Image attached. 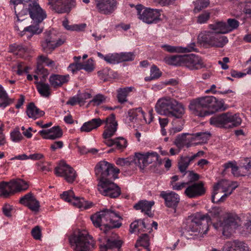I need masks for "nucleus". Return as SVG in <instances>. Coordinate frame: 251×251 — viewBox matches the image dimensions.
I'll return each mask as SVG.
<instances>
[{"instance_id": "nucleus-1", "label": "nucleus", "mask_w": 251, "mask_h": 251, "mask_svg": "<svg viewBox=\"0 0 251 251\" xmlns=\"http://www.w3.org/2000/svg\"><path fill=\"white\" fill-rule=\"evenodd\" d=\"M189 109L195 116L204 118L213 114L215 112L225 110L223 100H218L212 96H206L198 98L190 103Z\"/></svg>"}, {"instance_id": "nucleus-2", "label": "nucleus", "mask_w": 251, "mask_h": 251, "mask_svg": "<svg viewBox=\"0 0 251 251\" xmlns=\"http://www.w3.org/2000/svg\"><path fill=\"white\" fill-rule=\"evenodd\" d=\"M155 110L159 114L178 119L182 118L185 113L183 105L169 97L159 99L156 103Z\"/></svg>"}, {"instance_id": "nucleus-3", "label": "nucleus", "mask_w": 251, "mask_h": 251, "mask_svg": "<svg viewBox=\"0 0 251 251\" xmlns=\"http://www.w3.org/2000/svg\"><path fill=\"white\" fill-rule=\"evenodd\" d=\"M121 217L117 213L111 209H104L91 216V220L96 227L104 226L106 228L119 227L121 226Z\"/></svg>"}, {"instance_id": "nucleus-4", "label": "nucleus", "mask_w": 251, "mask_h": 251, "mask_svg": "<svg viewBox=\"0 0 251 251\" xmlns=\"http://www.w3.org/2000/svg\"><path fill=\"white\" fill-rule=\"evenodd\" d=\"M69 242L75 251H93L95 242L86 230H78L69 237Z\"/></svg>"}, {"instance_id": "nucleus-5", "label": "nucleus", "mask_w": 251, "mask_h": 251, "mask_svg": "<svg viewBox=\"0 0 251 251\" xmlns=\"http://www.w3.org/2000/svg\"><path fill=\"white\" fill-rule=\"evenodd\" d=\"M209 123L217 127L231 128L240 126L242 119L238 113L226 112L211 117Z\"/></svg>"}, {"instance_id": "nucleus-6", "label": "nucleus", "mask_w": 251, "mask_h": 251, "mask_svg": "<svg viewBox=\"0 0 251 251\" xmlns=\"http://www.w3.org/2000/svg\"><path fill=\"white\" fill-rule=\"evenodd\" d=\"M211 223V218L208 214L197 213L193 216L190 222H187L186 229L189 232H198L205 235L209 229V226Z\"/></svg>"}, {"instance_id": "nucleus-7", "label": "nucleus", "mask_w": 251, "mask_h": 251, "mask_svg": "<svg viewBox=\"0 0 251 251\" xmlns=\"http://www.w3.org/2000/svg\"><path fill=\"white\" fill-rule=\"evenodd\" d=\"M95 174L100 182L106 180L115 179L120 170L105 161H100L95 168Z\"/></svg>"}, {"instance_id": "nucleus-8", "label": "nucleus", "mask_w": 251, "mask_h": 251, "mask_svg": "<svg viewBox=\"0 0 251 251\" xmlns=\"http://www.w3.org/2000/svg\"><path fill=\"white\" fill-rule=\"evenodd\" d=\"M138 18L147 24L156 23L160 20V11L156 9L144 8L143 5L138 4L135 6Z\"/></svg>"}, {"instance_id": "nucleus-9", "label": "nucleus", "mask_w": 251, "mask_h": 251, "mask_svg": "<svg viewBox=\"0 0 251 251\" xmlns=\"http://www.w3.org/2000/svg\"><path fill=\"white\" fill-rule=\"evenodd\" d=\"M37 0H30L25 8L27 9L32 22L40 24L47 18V14L37 2Z\"/></svg>"}, {"instance_id": "nucleus-10", "label": "nucleus", "mask_w": 251, "mask_h": 251, "mask_svg": "<svg viewBox=\"0 0 251 251\" xmlns=\"http://www.w3.org/2000/svg\"><path fill=\"white\" fill-rule=\"evenodd\" d=\"M232 185H233L232 190L235 189L237 187V184L236 182H232ZM225 185H228V186H230V184L227 180H222L219 181L214 185L211 196V200L213 203L224 201L226 200V198L231 194L232 191H230L228 194H224L222 196H218V194L219 193H222L226 192V189L224 187Z\"/></svg>"}, {"instance_id": "nucleus-11", "label": "nucleus", "mask_w": 251, "mask_h": 251, "mask_svg": "<svg viewBox=\"0 0 251 251\" xmlns=\"http://www.w3.org/2000/svg\"><path fill=\"white\" fill-rule=\"evenodd\" d=\"M61 198L64 201L71 203L73 205L82 209H87L92 207L93 203L85 201L83 198L75 197L74 192L68 190L60 195Z\"/></svg>"}, {"instance_id": "nucleus-12", "label": "nucleus", "mask_w": 251, "mask_h": 251, "mask_svg": "<svg viewBox=\"0 0 251 251\" xmlns=\"http://www.w3.org/2000/svg\"><path fill=\"white\" fill-rule=\"evenodd\" d=\"M112 179L101 181L98 185V189L100 194L111 198L119 196L121 193L120 188L112 182Z\"/></svg>"}, {"instance_id": "nucleus-13", "label": "nucleus", "mask_w": 251, "mask_h": 251, "mask_svg": "<svg viewBox=\"0 0 251 251\" xmlns=\"http://www.w3.org/2000/svg\"><path fill=\"white\" fill-rule=\"evenodd\" d=\"M240 224V219L236 215H229L219 224L223 236L228 238L237 229Z\"/></svg>"}, {"instance_id": "nucleus-14", "label": "nucleus", "mask_w": 251, "mask_h": 251, "mask_svg": "<svg viewBox=\"0 0 251 251\" xmlns=\"http://www.w3.org/2000/svg\"><path fill=\"white\" fill-rule=\"evenodd\" d=\"M54 173L58 176L63 177L69 183L73 182L76 177L75 170L64 161H61L55 168Z\"/></svg>"}, {"instance_id": "nucleus-15", "label": "nucleus", "mask_w": 251, "mask_h": 251, "mask_svg": "<svg viewBox=\"0 0 251 251\" xmlns=\"http://www.w3.org/2000/svg\"><path fill=\"white\" fill-rule=\"evenodd\" d=\"M50 8L59 14L69 13L75 6V0H48Z\"/></svg>"}, {"instance_id": "nucleus-16", "label": "nucleus", "mask_w": 251, "mask_h": 251, "mask_svg": "<svg viewBox=\"0 0 251 251\" xmlns=\"http://www.w3.org/2000/svg\"><path fill=\"white\" fill-rule=\"evenodd\" d=\"M20 14H17V21L16 22L15 25V29L19 31V34L21 36H23L27 34V37L30 38L34 34H39L43 31L42 28L39 26L40 24L34 23L32 22V24L29 26L25 27L23 30H21L20 26L21 25V22L24 19H20Z\"/></svg>"}, {"instance_id": "nucleus-17", "label": "nucleus", "mask_w": 251, "mask_h": 251, "mask_svg": "<svg viewBox=\"0 0 251 251\" xmlns=\"http://www.w3.org/2000/svg\"><path fill=\"white\" fill-rule=\"evenodd\" d=\"M205 192L202 182H187L184 195L190 199L197 198L202 196Z\"/></svg>"}, {"instance_id": "nucleus-18", "label": "nucleus", "mask_w": 251, "mask_h": 251, "mask_svg": "<svg viewBox=\"0 0 251 251\" xmlns=\"http://www.w3.org/2000/svg\"><path fill=\"white\" fill-rule=\"evenodd\" d=\"M149 119L147 120L144 112L140 107L130 109L128 112V116L126 117V121L127 123H134L137 121H141L146 124H150L152 121V116L151 113L148 114Z\"/></svg>"}, {"instance_id": "nucleus-19", "label": "nucleus", "mask_w": 251, "mask_h": 251, "mask_svg": "<svg viewBox=\"0 0 251 251\" xmlns=\"http://www.w3.org/2000/svg\"><path fill=\"white\" fill-rule=\"evenodd\" d=\"M103 122L105 124L102 133L103 138H111L115 134L118 129V123L115 115L113 114L110 115Z\"/></svg>"}, {"instance_id": "nucleus-20", "label": "nucleus", "mask_w": 251, "mask_h": 251, "mask_svg": "<svg viewBox=\"0 0 251 251\" xmlns=\"http://www.w3.org/2000/svg\"><path fill=\"white\" fill-rule=\"evenodd\" d=\"M95 1L98 11L102 14H111L117 7L116 0H95Z\"/></svg>"}, {"instance_id": "nucleus-21", "label": "nucleus", "mask_w": 251, "mask_h": 251, "mask_svg": "<svg viewBox=\"0 0 251 251\" xmlns=\"http://www.w3.org/2000/svg\"><path fill=\"white\" fill-rule=\"evenodd\" d=\"M123 243V241L117 234H114L107 239L106 244L100 245V251H122L121 247Z\"/></svg>"}, {"instance_id": "nucleus-22", "label": "nucleus", "mask_w": 251, "mask_h": 251, "mask_svg": "<svg viewBox=\"0 0 251 251\" xmlns=\"http://www.w3.org/2000/svg\"><path fill=\"white\" fill-rule=\"evenodd\" d=\"M44 65L54 68L55 67V62L50 60L47 56L41 55L37 59L36 72L37 74H43V77L45 78L49 74L48 70L44 68Z\"/></svg>"}, {"instance_id": "nucleus-23", "label": "nucleus", "mask_w": 251, "mask_h": 251, "mask_svg": "<svg viewBox=\"0 0 251 251\" xmlns=\"http://www.w3.org/2000/svg\"><path fill=\"white\" fill-rule=\"evenodd\" d=\"M184 66L190 70H199L205 67V65L201 57L194 54L185 55Z\"/></svg>"}, {"instance_id": "nucleus-24", "label": "nucleus", "mask_w": 251, "mask_h": 251, "mask_svg": "<svg viewBox=\"0 0 251 251\" xmlns=\"http://www.w3.org/2000/svg\"><path fill=\"white\" fill-rule=\"evenodd\" d=\"M44 35V39L41 42L43 50L45 52L50 53L53 50V45L57 38L56 32L52 29L46 31Z\"/></svg>"}, {"instance_id": "nucleus-25", "label": "nucleus", "mask_w": 251, "mask_h": 251, "mask_svg": "<svg viewBox=\"0 0 251 251\" xmlns=\"http://www.w3.org/2000/svg\"><path fill=\"white\" fill-rule=\"evenodd\" d=\"M160 196L164 200L167 207L176 209L180 201L178 194L173 191H163L160 193Z\"/></svg>"}, {"instance_id": "nucleus-26", "label": "nucleus", "mask_w": 251, "mask_h": 251, "mask_svg": "<svg viewBox=\"0 0 251 251\" xmlns=\"http://www.w3.org/2000/svg\"><path fill=\"white\" fill-rule=\"evenodd\" d=\"M20 202L33 212H37L39 210L40 203L31 193H28L21 197Z\"/></svg>"}, {"instance_id": "nucleus-27", "label": "nucleus", "mask_w": 251, "mask_h": 251, "mask_svg": "<svg viewBox=\"0 0 251 251\" xmlns=\"http://www.w3.org/2000/svg\"><path fill=\"white\" fill-rule=\"evenodd\" d=\"M222 250V251H248L247 244L239 240L226 242Z\"/></svg>"}, {"instance_id": "nucleus-28", "label": "nucleus", "mask_w": 251, "mask_h": 251, "mask_svg": "<svg viewBox=\"0 0 251 251\" xmlns=\"http://www.w3.org/2000/svg\"><path fill=\"white\" fill-rule=\"evenodd\" d=\"M161 47L166 51L171 53L178 52L184 53L192 51H197L196 44L192 43L187 45L186 47L181 46H172L167 44H164L161 46Z\"/></svg>"}, {"instance_id": "nucleus-29", "label": "nucleus", "mask_w": 251, "mask_h": 251, "mask_svg": "<svg viewBox=\"0 0 251 251\" xmlns=\"http://www.w3.org/2000/svg\"><path fill=\"white\" fill-rule=\"evenodd\" d=\"M203 155L204 151H200L191 156H181L180 159L178 163V167L179 171L182 173L186 172L190 162L193 161L197 157L202 156Z\"/></svg>"}, {"instance_id": "nucleus-30", "label": "nucleus", "mask_w": 251, "mask_h": 251, "mask_svg": "<svg viewBox=\"0 0 251 251\" xmlns=\"http://www.w3.org/2000/svg\"><path fill=\"white\" fill-rule=\"evenodd\" d=\"M39 133L44 139L55 140L60 138L63 134L62 130L59 126H53L47 130L43 129L39 131Z\"/></svg>"}, {"instance_id": "nucleus-31", "label": "nucleus", "mask_w": 251, "mask_h": 251, "mask_svg": "<svg viewBox=\"0 0 251 251\" xmlns=\"http://www.w3.org/2000/svg\"><path fill=\"white\" fill-rule=\"evenodd\" d=\"M70 78L69 75L52 74L50 76L49 82L52 87L57 88L61 87L64 84L67 83Z\"/></svg>"}, {"instance_id": "nucleus-32", "label": "nucleus", "mask_w": 251, "mask_h": 251, "mask_svg": "<svg viewBox=\"0 0 251 251\" xmlns=\"http://www.w3.org/2000/svg\"><path fill=\"white\" fill-rule=\"evenodd\" d=\"M151 229L150 226L146 225L145 222L141 219L135 220L130 225L129 231L131 233L141 232H150Z\"/></svg>"}, {"instance_id": "nucleus-33", "label": "nucleus", "mask_w": 251, "mask_h": 251, "mask_svg": "<svg viewBox=\"0 0 251 251\" xmlns=\"http://www.w3.org/2000/svg\"><path fill=\"white\" fill-rule=\"evenodd\" d=\"M154 204V202L152 201L141 200L134 205V208L136 210H140L141 212L151 217L153 216L151 210Z\"/></svg>"}, {"instance_id": "nucleus-34", "label": "nucleus", "mask_w": 251, "mask_h": 251, "mask_svg": "<svg viewBox=\"0 0 251 251\" xmlns=\"http://www.w3.org/2000/svg\"><path fill=\"white\" fill-rule=\"evenodd\" d=\"M103 121L100 118H94L85 122L80 128L81 132H89L100 126Z\"/></svg>"}, {"instance_id": "nucleus-35", "label": "nucleus", "mask_w": 251, "mask_h": 251, "mask_svg": "<svg viewBox=\"0 0 251 251\" xmlns=\"http://www.w3.org/2000/svg\"><path fill=\"white\" fill-rule=\"evenodd\" d=\"M26 114L29 118L36 120L43 117L45 112L39 109L33 102L29 103L26 107Z\"/></svg>"}, {"instance_id": "nucleus-36", "label": "nucleus", "mask_w": 251, "mask_h": 251, "mask_svg": "<svg viewBox=\"0 0 251 251\" xmlns=\"http://www.w3.org/2000/svg\"><path fill=\"white\" fill-rule=\"evenodd\" d=\"M10 183L14 193L25 191L29 186L26 181L20 178L13 179L10 181Z\"/></svg>"}, {"instance_id": "nucleus-37", "label": "nucleus", "mask_w": 251, "mask_h": 251, "mask_svg": "<svg viewBox=\"0 0 251 251\" xmlns=\"http://www.w3.org/2000/svg\"><path fill=\"white\" fill-rule=\"evenodd\" d=\"M10 51L20 57H25L28 53V49L22 44H13L9 47Z\"/></svg>"}, {"instance_id": "nucleus-38", "label": "nucleus", "mask_w": 251, "mask_h": 251, "mask_svg": "<svg viewBox=\"0 0 251 251\" xmlns=\"http://www.w3.org/2000/svg\"><path fill=\"white\" fill-rule=\"evenodd\" d=\"M185 56V55H175L166 56L164 58V61L165 63L168 65L174 66H184Z\"/></svg>"}, {"instance_id": "nucleus-39", "label": "nucleus", "mask_w": 251, "mask_h": 251, "mask_svg": "<svg viewBox=\"0 0 251 251\" xmlns=\"http://www.w3.org/2000/svg\"><path fill=\"white\" fill-rule=\"evenodd\" d=\"M228 42V40L226 36L216 35L213 34L210 46L217 48H222Z\"/></svg>"}, {"instance_id": "nucleus-40", "label": "nucleus", "mask_w": 251, "mask_h": 251, "mask_svg": "<svg viewBox=\"0 0 251 251\" xmlns=\"http://www.w3.org/2000/svg\"><path fill=\"white\" fill-rule=\"evenodd\" d=\"M98 56L103 59L106 63L110 64H116L119 63V56L118 53H108L105 55L100 52H97Z\"/></svg>"}, {"instance_id": "nucleus-41", "label": "nucleus", "mask_w": 251, "mask_h": 251, "mask_svg": "<svg viewBox=\"0 0 251 251\" xmlns=\"http://www.w3.org/2000/svg\"><path fill=\"white\" fill-rule=\"evenodd\" d=\"M35 83L38 92L42 97L48 98L50 96L51 89L49 84L38 81H36Z\"/></svg>"}, {"instance_id": "nucleus-42", "label": "nucleus", "mask_w": 251, "mask_h": 251, "mask_svg": "<svg viewBox=\"0 0 251 251\" xmlns=\"http://www.w3.org/2000/svg\"><path fill=\"white\" fill-rule=\"evenodd\" d=\"M134 89L133 87L120 88L117 90V99L121 103L127 101V96Z\"/></svg>"}, {"instance_id": "nucleus-43", "label": "nucleus", "mask_w": 251, "mask_h": 251, "mask_svg": "<svg viewBox=\"0 0 251 251\" xmlns=\"http://www.w3.org/2000/svg\"><path fill=\"white\" fill-rule=\"evenodd\" d=\"M14 193L10 182L2 181L0 182V197L3 198H8Z\"/></svg>"}, {"instance_id": "nucleus-44", "label": "nucleus", "mask_w": 251, "mask_h": 251, "mask_svg": "<svg viewBox=\"0 0 251 251\" xmlns=\"http://www.w3.org/2000/svg\"><path fill=\"white\" fill-rule=\"evenodd\" d=\"M13 102V100L9 98L7 93L0 84V107L5 108Z\"/></svg>"}, {"instance_id": "nucleus-45", "label": "nucleus", "mask_w": 251, "mask_h": 251, "mask_svg": "<svg viewBox=\"0 0 251 251\" xmlns=\"http://www.w3.org/2000/svg\"><path fill=\"white\" fill-rule=\"evenodd\" d=\"M150 245V238L147 233L141 234L138 238L135 244V247H143L147 251H151L149 248Z\"/></svg>"}, {"instance_id": "nucleus-46", "label": "nucleus", "mask_w": 251, "mask_h": 251, "mask_svg": "<svg viewBox=\"0 0 251 251\" xmlns=\"http://www.w3.org/2000/svg\"><path fill=\"white\" fill-rule=\"evenodd\" d=\"M146 153L136 152L134 156H131L132 160V164H135L137 166L140 168H142L146 166Z\"/></svg>"}, {"instance_id": "nucleus-47", "label": "nucleus", "mask_w": 251, "mask_h": 251, "mask_svg": "<svg viewBox=\"0 0 251 251\" xmlns=\"http://www.w3.org/2000/svg\"><path fill=\"white\" fill-rule=\"evenodd\" d=\"M210 29L213 30L215 33L220 34H226L228 33L226 23L224 22H218L209 25Z\"/></svg>"}, {"instance_id": "nucleus-48", "label": "nucleus", "mask_w": 251, "mask_h": 251, "mask_svg": "<svg viewBox=\"0 0 251 251\" xmlns=\"http://www.w3.org/2000/svg\"><path fill=\"white\" fill-rule=\"evenodd\" d=\"M187 134L182 133L179 134L174 141V144L179 149H181L184 146L189 147L188 141L190 140L186 137Z\"/></svg>"}, {"instance_id": "nucleus-49", "label": "nucleus", "mask_w": 251, "mask_h": 251, "mask_svg": "<svg viewBox=\"0 0 251 251\" xmlns=\"http://www.w3.org/2000/svg\"><path fill=\"white\" fill-rule=\"evenodd\" d=\"M146 166L153 162L157 163L158 164H161V161L159 160V155L155 151H149L146 152Z\"/></svg>"}, {"instance_id": "nucleus-50", "label": "nucleus", "mask_w": 251, "mask_h": 251, "mask_svg": "<svg viewBox=\"0 0 251 251\" xmlns=\"http://www.w3.org/2000/svg\"><path fill=\"white\" fill-rule=\"evenodd\" d=\"M213 33L209 31H203L199 34L198 37V41L210 46Z\"/></svg>"}, {"instance_id": "nucleus-51", "label": "nucleus", "mask_w": 251, "mask_h": 251, "mask_svg": "<svg viewBox=\"0 0 251 251\" xmlns=\"http://www.w3.org/2000/svg\"><path fill=\"white\" fill-rule=\"evenodd\" d=\"M11 140L14 143H19L24 139V137L19 128H15L10 132Z\"/></svg>"}, {"instance_id": "nucleus-52", "label": "nucleus", "mask_w": 251, "mask_h": 251, "mask_svg": "<svg viewBox=\"0 0 251 251\" xmlns=\"http://www.w3.org/2000/svg\"><path fill=\"white\" fill-rule=\"evenodd\" d=\"M194 3L195 5L194 11L197 13L208 7L210 4V1L209 0H196Z\"/></svg>"}, {"instance_id": "nucleus-53", "label": "nucleus", "mask_w": 251, "mask_h": 251, "mask_svg": "<svg viewBox=\"0 0 251 251\" xmlns=\"http://www.w3.org/2000/svg\"><path fill=\"white\" fill-rule=\"evenodd\" d=\"M161 75V73L159 69L154 65L152 66L151 68L150 76H147L145 78L146 81H151L153 79L159 78Z\"/></svg>"}, {"instance_id": "nucleus-54", "label": "nucleus", "mask_w": 251, "mask_h": 251, "mask_svg": "<svg viewBox=\"0 0 251 251\" xmlns=\"http://www.w3.org/2000/svg\"><path fill=\"white\" fill-rule=\"evenodd\" d=\"M210 133L209 132H197L193 135L192 139L199 141V143H205L209 139Z\"/></svg>"}, {"instance_id": "nucleus-55", "label": "nucleus", "mask_w": 251, "mask_h": 251, "mask_svg": "<svg viewBox=\"0 0 251 251\" xmlns=\"http://www.w3.org/2000/svg\"><path fill=\"white\" fill-rule=\"evenodd\" d=\"M119 63L131 61L134 59L135 54L132 52H125L119 53Z\"/></svg>"}, {"instance_id": "nucleus-56", "label": "nucleus", "mask_w": 251, "mask_h": 251, "mask_svg": "<svg viewBox=\"0 0 251 251\" xmlns=\"http://www.w3.org/2000/svg\"><path fill=\"white\" fill-rule=\"evenodd\" d=\"M239 25V22L234 19H228L226 23L228 33L236 29Z\"/></svg>"}, {"instance_id": "nucleus-57", "label": "nucleus", "mask_w": 251, "mask_h": 251, "mask_svg": "<svg viewBox=\"0 0 251 251\" xmlns=\"http://www.w3.org/2000/svg\"><path fill=\"white\" fill-rule=\"evenodd\" d=\"M239 231L243 235H247L251 232V221L247 220L244 226L239 228Z\"/></svg>"}, {"instance_id": "nucleus-58", "label": "nucleus", "mask_w": 251, "mask_h": 251, "mask_svg": "<svg viewBox=\"0 0 251 251\" xmlns=\"http://www.w3.org/2000/svg\"><path fill=\"white\" fill-rule=\"evenodd\" d=\"M132 159L131 156L127 158H119L116 161L117 165L120 166H127L132 164Z\"/></svg>"}, {"instance_id": "nucleus-59", "label": "nucleus", "mask_w": 251, "mask_h": 251, "mask_svg": "<svg viewBox=\"0 0 251 251\" xmlns=\"http://www.w3.org/2000/svg\"><path fill=\"white\" fill-rule=\"evenodd\" d=\"M224 167L226 169L231 168V172L234 176H239L240 174L238 172V168L234 163L229 162L224 164Z\"/></svg>"}, {"instance_id": "nucleus-60", "label": "nucleus", "mask_w": 251, "mask_h": 251, "mask_svg": "<svg viewBox=\"0 0 251 251\" xmlns=\"http://www.w3.org/2000/svg\"><path fill=\"white\" fill-rule=\"evenodd\" d=\"M115 145L118 149H123L127 146V141L123 137L115 138Z\"/></svg>"}, {"instance_id": "nucleus-61", "label": "nucleus", "mask_w": 251, "mask_h": 251, "mask_svg": "<svg viewBox=\"0 0 251 251\" xmlns=\"http://www.w3.org/2000/svg\"><path fill=\"white\" fill-rule=\"evenodd\" d=\"M210 18V13L204 12L198 16L197 18V23L200 24H202L206 23Z\"/></svg>"}, {"instance_id": "nucleus-62", "label": "nucleus", "mask_w": 251, "mask_h": 251, "mask_svg": "<svg viewBox=\"0 0 251 251\" xmlns=\"http://www.w3.org/2000/svg\"><path fill=\"white\" fill-rule=\"evenodd\" d=\"M106 97L101 94H98L96 95L93 99L92 101L96 105H99L102 103L106 101Z\"/></svg>"}, {"instance_id": "nucleus-63", "label": "nucleus", "mask_w": 251, "mask_h": 251, "mask_svg": "<svg viewBox=\"0 0 251 251\" xmlns=\"http://www.w3.org/2000/svg\"><path fill=\"white\" fill-rule=\"evenodd\" d=\"M187 182H171V185L172 188L176 191H179L182 189L185 188L187 186Z\"/></svg>"}, {"instance_id": "nucleus-64", "label": "nucleus", "mask_w": 251, "mask_h": 251, "mask_svg": "<svg viewBox=\"0 0 251 251\" xmlns=\"http://www.w3.org/2000/svg\"><path fill=\"white\" fill-rule=\"evenodd\" d=\"M94 69L93 61L91 59H88L84 64H83V70L88 72H91Z\"/></svg>"}]
</instances>
